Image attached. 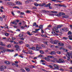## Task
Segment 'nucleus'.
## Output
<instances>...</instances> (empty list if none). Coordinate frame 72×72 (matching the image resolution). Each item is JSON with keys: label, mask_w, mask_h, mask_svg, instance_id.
<instances>
[{"label": "nucleus", "mask_w": 72, "mask_h": 72, "mask_svg": "<svg viewBox=\"0 0 72 72\" xmlns=\"http://www.w3.org/2000/svg\"><path fill=\"white\" fill-rule=\"evenodd\" d=\"M42 12H43V13H46V12H46V11L45 10H43L42 11Z\"/></svg>", "instance_id": "052dcab7"}, {"label": "nucleus", "mask_w": 72, "mask_h": 72, "mask_svg": "<svg viewBox=\"0 0 72 72\" xmlns=\"http://www.w3.org/2000/svg\"><path fill=\"white\" fill-rule=\"evenodd\" d=\"M59 14L60 15H65V14L63 13H59Z\"/></svg>", "instance_id": "6ab92c4d"}, {"label": "nucleus", "mask_w": 72, "mask_h": 72, "mask_svg": "<svg viewBox=\"0 0 72 72\" xmlns=\"http://www.w3.org/2000/svg\"><path fill=\"white\" fill-rule=\"evenodd\" d=\"M55 31L56 32H59V31L58 30V29H55Z\"/></svg>", "instance_id": "7c9ffc66"}, {"label": "nucleus", "mask_w": 72, "mask_h": 72, "mask_svg": "<svg viewBox=\"0 0 72 72\" xmlns=\"http://www.w3.org/2000/svg\"><path fill=\"white\" fill-rule=\"evenodd\" d=\"M54 67H55V69H56L59 70V67H58V66L55 64H54Z\"/></svg>", "instance_id": "9d476101"}, {"label": "nucleus", "mask_w": 72, "mask_h": 72, "mask_svg": "<svg viewBox=\"0 0 72 72\" xmlns=\"http://www.w3.org/2000/svg\"><path fill=\"white\" fill-rule=\"evenodd\" d=\"M55 54H56V53H55V52L54 51H53L51 52V53H50V54H51V55H55Z\"/></svg>", "instance_id": "4468645a"}, {"label": "nucleus", "mask_w": 72, "mask_h": 72, "mask_svg": "<svg viewBox=\"0 0 72 72\" xmlns=\"http://www.w3.org/2000/svg\"><path fill=\"white\" fill-rule=\"evenodd\" d=\"M6 67L5 66H0V71H4V69H6Z\"/></svg>", "instance_id": "20e7f679"}, {"label": "nucleus", "mask_w": 72, "mask_h": 72, "mask_svg": "<svg viewBox=\"0 0 72 72\" xmlns=\"http://www.w3.org/2000/svg\"><path fill=\"white\" fill-rule=\"evenodd\" d=\"M21 28H22L23 29H24L25 28L24 27V26H21Z\"/></svg>", "instance_id": "338daca9"}, {"label": "nucleus", "mask_w": 72, "mask_h": 72, "mask_svg": "<svg viewBox=\"0 0 72 72\" xmlns=\"http://www.w3.org/2000/svg\"><path fill=\"white\" fill-rule=\"evenodd\" d=\"M71 53H67V54L66 55L67 57V60H68V61H70L71 60V58H70V57L71 55Z\"/></svg>", "instance_id": "f03ea898"}, {"label": "nucleus", "mask_w": 72, "mask_h": 72, "mask_svg": "<svg viewBox=\"0 0 72 72\" xmlns=\"http://www.w3.org/2000/svg\"><path fill=\"white\" fill-rule=\"evenodd\" d=\"M44 59L45 60H47V61H49V60H50V59L49 58H48L45 57Z\"/></svg>", "instance_id": "a211bd4d"}, {"label": "nucleus", "mask_w": 72, "mask_h": 72, "mask_svg": "<svg viewBox=\"0 0 72 72\" xmlns=\"http://www.w3.org/2000/svg\"><path fill=\"white\" fill-rule=\"evenodd\" d=\"M51 12L53 13H58V12L54 11H51Z\"/></svg>", "instance_id": "cd10ccee"}, {"label": "nucleus", "mask_w": 72, "mask_h": 72, "mask_svg": "<svg viewBox=\"0 0 72 72\" xmlns=\"http://www.w3.org/2000/svg\"><path fill=\"white\" fill-rule=\"evenodd\" d=\"M68 37L69 38V40H72V35H71L68 36Z\"/></svg>", "instance_id": "2eb2a0df"}, {"label": "nucleus", "mask_w": 72, "mask_h": 72, "mask_svg": "<svg viewBox=\"0 0 72 72\" xmlns=\"http://www.w3.org/2000/svg\"><path fill=\"white\" fill-rule=\"evenodd\" d=\"M21 15H24V13L23 12H21Z\"/></svg>", "instance_id": "69168bd1"}, {"label": "nucleus", "mask_w": 72, "mask_h": 72, "mask_svg": "<svg viewBox=\"0 0 72 72\" xmlns=\"http://www.w3.org/2000/svg\"><path fill=\"white\" fill-rule=\"evenodd\" d=\"M62 17L63 18H67L68 17V16H67L66 15L63 16Z\"/></svg>", "instance_id": "c85d7f7f"}, {"label": "nucleus", "mask_w": 72, "mask_h": 72, "mask_svg": "<svg viewBox=\"0 0 72 72\" xmlns=\"http://www.w3.org/2000/svg\"><path fill=\"white\" fill-rule=\"evenodd\" d=\"M4 63H6V64H10V63L9 61H5L4 62Z\"/></svg>", "instance_id": "412c9836"}, {"label": "nucleus", "mask_w": 72, "mask_h": 72, "mask_svg": "<svg viewBox=\"0 0 72 72\" xmlns=\"http://www.w3.org/2000/svg\"><path fill=\"white\" fill-rule=\"evenodd\" d=\"M51 5V4L50 3H49L48 4H46L45 5V7H48V6L49 7Z\"/></svg>", "instance_id": "dca6fc26"}, {"label": "nucleus", "mask_w": 72, "mask_h": 72, "mask_svg": "<svg viewBox=\"0 0 72 72\" xmlns=\"http://www.w3.org/2000/svg\"><path fill=\"white\" fill-rule=\"evenodd\" d=\"M27 33H28V34L29 35H31V34L30 33V32L29 31H28L27 32Z\"/></svg>", "instance_id": "e433bc0d"}, {"label": "nucleus", "mask_w": 72, "mask_h": 72, "mask_svg": "<svg viewBox=\"0 0 72 72\" xmlns=\"http://www.w3.org/2000/svg\"><path fill=\"white\" fill-rule=\"evenodd\" d=\"M15 47L16 48V50L18 51H20V49H19V46L16 45L15 46Z\"/></svg>", "instance_id": "0eeeda50"}, {"label": "nucleus", "mask_w": 72, "mask_h": 72, "mask_svg": "<svg viewBox=\"0 0 72 72\" xmlns=\"http://www.w3.org/2000/svg\"><path fill=\"white\" fill-rule=\"evenodd\" d=\"M15 64H17L18 63H19V62H18V61H15L14 62Z\"/></svg>", "instance_id": "de8ad7c7"}, {"label": "nucleus", "mask_w": 72, "mask_h": 72, "mask_svg": "<svg viewBox=\"0 0 72 72\" xmlns=\"http://www.w3.org/2000/svg\"><path fill=\"white\" fill-rule=\"evenodd\" d=\"M40 53L42 54H44V51H43L42 50L40 51Z\"/></svg>", "instance_id": "393cba45"}, {"label": "nucleus", "mask_w": 72, "mask_h": 72, "mask_svg": "<svg viewBox=\"0 0 72 72\" xmlns=\"http://www.w3.org/2000/svg\"><path fill=\"white\" fill-rule=\"evenodd\" d=\"M25 69L27 72H29L30 71V69L27 68H25Z\"/></svg>", "instance_id": "5701e85b"}, {"label": "nucleus", "mask_w": 72, "mask_h": 72, "mask_svg": "<svg viewBox=\"0 0 72 72\" xmlns=\"http://www.w3.org/2000/svg\"><path fill=\"white\" fill-rule=\"evenodd\" d=\"M60 51H58L57 52V54H60Z\"/></svg>", "instance_id": "0e129e2a"}, {"label": "nucleus", "mask_w": 72, "mask_h": 72, "mask_svg": "<svg viewBox=\"0 0 72 72\" xmlns=\"http://www.w3.org/2000/svg\"><path fill=\"white\" fill-rule=\"evenodd\" d=\"M40 50V48L37 47L36 48V51H39Z\"/></svg>", "instance_id": "a878e982"}, {"label": "nucleus", "mask_w": 72, "mask_h": 72, "mask_svg": "<svg viewBox=\"0 0 72 72\" xmlns=\"http://www.w3.org/2000/svg\"><path fill=\"white\" fill-rule=\"evenodd\" d=\"M5 51H8V52H13L14 50H9L8 49H5L4 50Z\"/></svg>", "instance_id": "423d86ee"}, {"label": "nucleus", "mask_w": 72, "mask_h": 72, "mask_svg": "<svg viewBox=\"0 0 72 72\" xmlns=\"http://www.w3.org/2000/svg\"><path fill=\"white\" fill-rule=\"evenodd\" d=\"M68 48L69 49H72V46L70 45H68Z\"/></svg>", "instance_id": "aec40b11"}, {"label": "nucleus", "mask_w": 72, "mask_h": 72, "mask_svg": "<svg viewBox=\"0 0 72 72\" xmlns=\"http://www.w3.org/2000/svg\"><path fill=\"white\" fill-rule=\"evenodd\" d=\"M57 63H64L65 61H64V60L62 59H59L57 61Z\"/></svg>", "instance_id": "7ed1b4c3"}, {"label": "nucleus", "mask_w": 72, "mask_h": 72, "mask_svg": "<svg viewBox=\"0 0 72 72\" xmlns=\"http://www.w3.org/2000/svg\"><path fill=\"white\" fill-rule=\"evenodd\" d=\"M26 13H31V11L30 10H28L26 12Z\"/></svg>", "instance_id": "2f4dec72"}, {"label": "nucleus", "mask_w": 72, "mask_h": 72, "mask_svg": "<svg viewBox=\"0 0 72 72\" xmlns=\"http://www.w3.org/2000/svg\"><path fill=\"white\" fill-rule=\"evenodd\" d=\"M33 9H37V8L36 7H33L32 8Z\"/></svg>", "instance_id": "09e8293b"}, {"label": "nucleus", "mask_w": 72, "mask_h": 72, "mask_svg": "<svg viewBox=\"0 0 72 72\" xmlns=\"http://www.w3.org/2000/svg\"><path fill=\"white\" fill-rule=\"evenodd\" d=\"M34 5L36 6H39V4H38L37 3H34Z\"/></svg>", "instance_id": "c9c22d12"}, {"label": "nucleus", "mask_w": 72, "mask_h": 72, "mask_svg": "<svg viewBox=\"0 0 72 72\" xmlns=\"http://www.w3.org/2000/svg\"><path fill=\"white\" fill-rule=\"evenodd\" d=\"M55 5L57 6H60V4H55Z\"/></svg>", "instance_id": "ea45409f"}, {"label": "nucleus", "mask_w": 72, "mask_h": 72, "mask_svg": "<svg viewBox=\"0 0 72 72\" xmlns=\"http://www.w3.org/2000/svg\"><path fill=\"white\" fill-rule=\"evenodd\" d=\"M68 35H72V33L71 31H69L68 33Z\"/></svg>", "instance_id": "c756f323"}, {"label": "nucleus", "mask_w": 72, "mask_h": 72, "mask_svg": "<svg viewBox=\"0 0 72 72\" xmlns=\"http://www.w3.org/2000/svg\"><path fill=\"white\" fill-rule=\"evenodd\" d=\"M62 27V25H59L57 26V28H61Z\"/></svg>", "instance_id": "bb28decb"}, {"label": "nucleus", "mask_w": 72, "mask_h": 72, "mask_svg": "<svg viewBox=\"0 0 72 72\" xmlns=\"http://www.w3.org/2000/svg\"><path fill=\"white\" fill-rule=\"evenodd\" d=\"M42 47H43V48H45V46L44 45L42 44Z\"/></svg>", "instance_id": "774afa93"}, {"label": "nucleus", "mask_w": 72, "mask_h": 72, "mask_svg": "<svg viewBox=\"0 0 72 72\" xmlns=\"http://www.w3.org/2000/svg\"><path fill=\"white\" fill-rule=\"evenodd\" d=\"M50 42L51 44H55V45H57V43L59 42V41L58 40H53V39L50 40Z\"/></svg>", "instance_id": "f257e3e1"}, {"label": "nucleus", "mask_w": 72, "mask_h": 72, "mask_svg": "<svg viewBox=\"0 0 72 72\" xmlns=\"http://www.w3.org/2000/svg\"><path fill=\"white\" fill-rule=\"evenodd\" d=\"M7 4L10 6H14L15 5V4L12 2H8L7 3Z\"/></svg>", "instance_id": "39448f33"}, {"label": "nucleus", "mask_w": 72, "mask_h": 72, "mask_svg": "<svg viewBox=\"0 0 72 72\" xmlns=\"http://www.w3.org/2000/svg\"><path fill=\"white\" fill-rule=\"evenodd\" d=\"M33 26H36L35 27H39V25H37L36 24V22H34L33 23Z\"/></svg>", "instance_id": "f8f14e48"}, {"label": "nucleus", "mask_w": 72, "mask_h": 72, "mask_svg": "<svg viewBox=\"0 0 72 72\" xmlns=\"http://www.w3.org/2000/svg\"><path fill=\"white\" fill-rule=\"evenodd\" d=\"M63 39H64V40H67L68 39V38L66 37H64L62 38Z\"/></svg>", "instance_id": "f704fd0d"}, {"label": "nucleus", "mask_w": 72, "mask_h": 72, "mask_svg": "<svg viewBox=\"0 0 72 72\" xmlns=\"http://www.w3.org/2000/svg\"><path fill=\"white\" fill-rule=\"evenodd\" d=\"M18 53H16V54L15 55H14V57H17V56H18Z\"/></svg>", "instance_id": "bf43d9fd"}, {"label": "nucleus", "mask_w": 72, "mask_h": 72, "mask_svg": "<svg viewBox=\"0 0 72 72\" xmlns=\"http://www.w3.org/2000/svg\"><path fill=\"white\" fill-rule=\"evenodd\" d=\"M61 30H62V31H64L65 32H67V31H68L69 30L67 28H65L63 29H61Z\"/></svg>", "instance_id": "6e6552de"}, {"label": "nucleus", "mask_w": 72, "mask_h": 72, "mask_svg": "<svg viewBox=\"0 0 72 72\" xmlns=\"http://www.w3.org/2000/svg\"><path fill=\"white\" fill-rule=\"evenodd\" d=\"M51 33L53 35H55V32L54 31L51 32Z\"/></svg>", "instance_id": "4c0bfd02"}, {"label": "nucleus", "mask_w": 72, "mask_h": 72, "mask_svg": "<svg viewBox=\"0 0 72 72\" xmlns=\"http://www.w3.org/2000/svg\"><path fill=\"white\" fill-rule=\"evenodd\" d=\"M4 35L5 36H9V33H5Z\"/></svg>", "instance_id": "79ce46f5"}, {"label": "nucleus", "mask_w": 72, "mask_h": 72, "mask_svg": "<svg viewBox=\"0 0 72 72\" xmlns=\"http://www.w3.org/2000/svg\"><path fill=\"white\" fill-rule=\"evenodd\" d=\"M44 43L45 45H47L48 44V42L45 41L44 42Z\"/></svg>", "instance_id": "a18cd8bd"}, {"label": "nucleus", "mask_w": 72, "mask_h": 72, "mask_svg": "<svg viewBox=\"0 0 72 72\" xmlns=\"http://www.w3.org/2000/svg\"><path fill=\"white\" fill-rule=\"evenodd\" d=\"M15 3H16V4H17V5H21L22 4V3H21V2L19 1H17L15 2Z\"/></svg>", "instance_id": "1a4fd4ad"}, {"label": "nucleus", "mask_w": 72, "mask_h": 72, "mask_svg": "<svg viewBox=\"0 0 72 72\" xmlns=\"http://www.w3.org/2000/svg\"><path fill=\"white\" fill-rule=\"evenodd\" d=\"M0 21H3V18L1 17H0Z\"/></svg>", "instance_id": "13d9d810"}, {"label": "nucleus", "mask_w": 72, "mask_h": 72, "mask_svg": "<svg viewBox=\"0 0 72 72\" xmlns=\"http://www.w3.org/2000/svg\"><path fill=\"white\" fill-rule=\"evenodd\" d=\"M25 46L26 47H27V48H29L30 47V45L27 44H26Z\"/></svg>", "instance_id": "72a5a7b5"}, {"label": "nucleus", "mask_w": 72, "mask_h": 72, "mask_svg": "<svg viewBox=\"0 0 72 72\" xmlns=\"http://www.w3.org/2000/svg\"><path fill=\"white\" fill-rule=\"evenodd\" d=\"M0 45H1V46H6V45L3 43V42H0Z\"/></svg>", "instance_id": "9b49d317"}, {"label": "nucleus", "mask_w": 72, "mask_h": 72, "mask_svg": "<svg viewBox=\"0 0 72 72\" xmlns=\"http://www.w3.org/2000/svg\"><path fill=\"white\" fill-rule=\"evenodd\" d=\"M48 67H49L50 68H53V66H49Z\"/></svg>", "instance_id": "e2e57ef3"}, {"label": "nucleus", "mask_w": 72, "mask_h": 72, "mask_svg": "<svg viewBox=\"0 0 72 72\" xmlns=\"http://www.w3.org/2000/svg\"><path fill=\"white\" fill-rule=\"evenodd\" d=\"M14 8H17V9H19V8L17 6H15L13 7Z\"/></svg>", "instance_id": "c03bdc74"}, {"label": "nucleus", "mask_w": 72, "mask_h": 72, "mask_svg": "<svg viewBox=\"0 0 72 72\" xmlns=\"http://www.w3.org/2000/svg\"><path fill=\"white\" fill-rule=\"evenodd\" d=\"M30 68H35V66H30Z\"/></svg>", "instance_id": "a19ab883"}, {"label": "nucleus", "mask_w": 72, "mask_h": 72, "mask_svg": "<svg viewBox=\"0 0 72 72\" xmlns=\"http://www.w3.org/2000/svg\"><path fill=\"white\" fill-rule=\"evenodd\" d=\"M35 47H32V50H35Z\"/></svg>", "instance_id": "3c124183"}, {"label": "nucleus", "mask_w": 72, "mask_h": 72, "mask_svg": "<svg viewBox=\"0 0 72 72\" xmlns=\"http://www.w3.org/2000/svg\"><path fill=\"white\" fill-rule=\"evenodd\" d=\"M58 44L60 46H63V45H64V44L62 42L58 43Z\"/></svg>", "instance_id": "ddd939ff"}, {"label": "nucleus", "mask_w": 72, "mask_h": 72, "mask_svg": "<svg viewBox=\"0 0 72 72\" xmlns=\"http://www.w3.org/2000/svg\"><path fill=\"white\" fill-rule=\"evenodd\" d=\"M40 63L42 62H45V61L44 60H41L40 61Z\"/></svg>", "instance_id": "603ef678"}, {"label": "nucleus", "mask_w": 72, "mask_h": 72, "mask_svg": "<svg viewBox=\"0 0 72 72\" xmlns=\"http://www.w3.org/2000/svg\"><path fill=\"white\" fill-rule=\"evenodd\" d=\"M35 32H36V33H37L38 31H39V30H40V29H35Z\"/></svg>", "instance_id": "473e14b6"}, {"label": "nucleus", "mask_w": 72, "mask_h": 72, "mask_svg": "<svg viewBox=\"0 0 72 72\" xmlns=\"http://www.w3.org/2000/svg\"><path fill=\"white\" fill-rule=\"evenodd\" d=\"M22 52H23L24 53H25V54H28V53L25 52L24 50L22 51Z\"/></svg>", "instance_id": "8fccbe9b"}, {"label": "nucleus", "mask_w": 72, "mask_h": 72, "mask_svg": "<svg viewBox=\"0 0 72 72\" xmlns=\"http://www.w3.org/2000/svg\"><path fill=\"white\" fill-rule=\"evenodd\" d=\"M19 44H23V42L21 41H20L19 42Z\"/></svg>", "instance_id": "37998d69"}, {"label": "nucleus", "mask_w": 72, "mask_h": 72, "mask_svg": "<svg viewBox=\"0 0 72 72\" xmlns=\"http://www.w3.org/2000/svg\"><path fill=\"white\" fill-rule=\"evenodd\" d=\"M39 28H40V29H41V30H42V29L43 28V26L42 25H40V26H39Z\"/></svg>", "instance_id": "4be33fe9"}, {"label": "nucleus", "mask_w": 72, "mask_h": 72, "mask_svg": "<svg viewBox=\"0 0 72 72\" xmlns=\"http://www.w3.org/2000/svg\"><path fill=\"white\" fill-rule=\"evenodd\" d=\"M4 27L5 28H7V29H8V26L6 25V24H5V26H4Z\"/></svg>", "instance_id": "58836bf2"}, {"label": "nucleus", "mask_w": 72, "mask_h": 72, "mask_svg": "<svg viewBox=\"0 0 72 72\" xmlns=\"http://www.w3.org/2000/svg\"><path fill=\"white\" fill-rule=\"evenodd\" d=\"M43 56L41 54H40L38 56L39 57H42Z\"/></svg>", "instance_id": "864d4df0"}, {"label": "nucleus", "mask_w": 72, "mask_h": 72, "mask_svg": "<svg viewBox=\"0 0 72 72\" xmlns=\"http://www.w3.org/2000/svg\"><path fill=\"white\" fill-rule=\"evenodd\" d=\"M41 30V33H44V30H42V29Z\"/></svg>", "instance_id": "680f3d73"}, {"label": "nucleus", "mask_w": 72, "mask_h": 72, "mask_svg": "<svg viewBox=\"0 0 72 72\" xmlns=\"http://www.w3.org/2000/svg\"><path fill=\"white\" fill-rule=\"evenodd\" d=\"M11 47V45H8L7 46V48H10Z\"/></svg>", "instance_id": "4d7b16f0"}, {"label": "nucleus", "mask_w": 72, "mask_h": 72, "mask_svg": "<svg viewBox=\"0 0 72 72\" xmlns=\"http://www.w3.org/2000/svg\"><path fill=\"white\" fill-rule=\"evenodd\" d=\"M38 5H39V6H43V5L41 4H39Z\"/></svg>", "instance_id": "6e6d98bb"}, {"label": "nucleus", "mask_w": 72, "mask_h": 72, "mask_svg": "<svg viewBox=\"0 0 72 72\" xmlns=\"http://www.w3.org/2000/svg\"><path fill=\"white\" fill-rule=\"evenodd\" d=\"M28 52L29 53H28L29 54H32V51H30V50H29L28 51Z\"/></svg>", "instance_id": "b1692460"}, {"label": "nucleus", "mask_w": 72, "mask_h": 72, "mask_svg": "<svg viewBox=\"0 0 72 72\" xmlns=\"http://www.w3.org/2000/svg\"><path fill=\"white\" fill-rule=\"evenodd\" d=\"M59 70H60V71H62V72L64 71V70L62 68H61L60 69H59Z\"/></svg>", "instance_id": "49530a36"}, {"label": "nucleus", "mask_w": 72, "mask_h": 72, "mask_svg": "<svg viewBox=\"0 0 72 72\" xmlns=\"http://www.w3.org/2000/svg\"><path fill=\"white\" fill-rule=\"evenodd\" d=\"M60 7H64V8H66L67 6H64V5H62L60 4Z\"/></svg>", "instance_id": "f3484780"}, {"label": "nucleus", "mask_w": 72, "mask_h": 72, "mask_svg": "<svg viewBox=\"0 0 72 72\" xmlns=\"http://www.w3.org/2000/svg\"><path fill=\"white\" fill-rule=\"evenodd\" d=\"M3 49H4V47L1 46H0V49H1V50H3Z\"/></svg>", "instance_id": "5fc2aeb1"}]
</instances>
